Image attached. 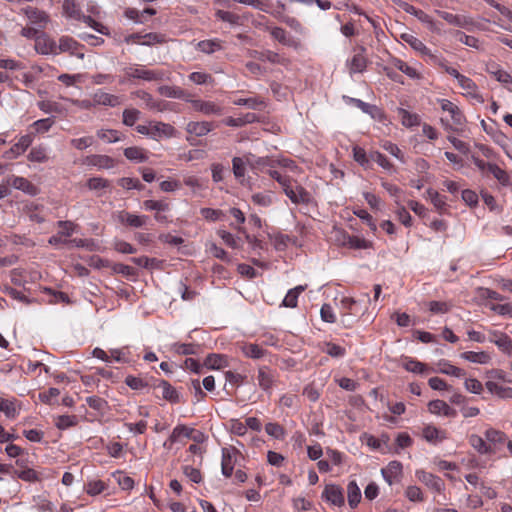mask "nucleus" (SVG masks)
I'll list each match as a JSON object with an SVG mask.
<instances>
[{
	"label": "nucleus",
	"instance_id": "obj_1",
	"mask_svg": "<svg viewBox=\"0 0 512 512\" xmlns=\"http://www.w3.org/2000/svg\"><path fill=\"white\" fill-rule=\"evenodd\" d=\"M438 103L443 112H446L450 116V120L441 118V123L445 130L457 131L465 123V116L460 108L448 99H439Z\"/></svg>",
	"mask_w": 512,
	"mask_h": 512
},
{
	"label": "nucleus",
	"instance_id": "obj_2",
	"mask_svg": "<svg viewBox=\"0 0 512 512\" xmlns=\"http://www.w3.org/2000/svg\"><path fill=\"white\" fill-rule=\"evenodd\" d=\"M125 76L132 79H139L144 81H161L166 79V73L160 69H147L143 65L132 64L124 68Z\"/></svg>",
	"mask_w": 512,
	"mask_h": 512
},
{
	"label": "nucleus",
	"instance_id": "obj_3",
	"mask_svg": "<svg viewBox=\"0 0 512 512\" xmlns=\"http://www.w3.org/2000/svg\"><path fill=\"white\" fill-rule=\"evenodd\" d=\"M277 371L267 365H261L257 368L255 376L257 386L267 395H271L277 383Z\"/></svg>",
	"mask_w": 512,
	"mask_h": 512
},
{
	"label": "nucleus",
	"instance_id": "obj_4",
	"mask_svg": "<svg viewBox=\"0 0 512 512\" xmlns=\"http://www.w3.org/2000/svg\"><path fill=\"white\" fill-rule=\"evenodd\" d=\"M282 190L293 204L308 205L312 201L311 193L292 179L286 185H284Z\"/></svg>",
	"mask_w": 512,
	"mask_h": 512
},
{
	"label": "nucleus",
	"instance_id": "obj_5",
	"mask_svg": "<svg viewBox=\"0 0 512 512\" xmlns=\"http://www.w3.org/2000/svg\"><path fill=\"white\" fill-rule=\"evenodd\" d=\"M185 101L191 104L194 111L206 116H220L223 114V107L214 101L194 99L191 96H189V98H185Z\"/></svg>",
	"mask_w": 512,
	"mask_h": 512
},
{
	"label": "nucleus",
	"instance_id": "obj_6",
	"mask_svg": "<svg viewBox=\"0 0 512 512\" xmlns=\"http://www.w3.org/2000/svg\"><path fill=\"white\" fill-rule=\"evenodd\" d=\"M401 39L421 56L427 57L432 63H437L439 57L431 53V50L417 37L410 33H403Z\"/></svg>",
	"mask_w": 512,
	"mask_h": 512
},
{
	"label": "nucleus",
	"instance_id": "obj_7",
	"mask_svg": "<svg viewBox=\"0 0 512 512\" xmlns=\"http://www.w3.org/2000/svg\"><path fill=\"white\" fill-rule=\"evenodd\" d=\"M241 456L240 452L235 447L222 449L221 470L225 477H231L234 467Z\"/></svg>",
	"mask_w": 512,
	"mask_h": 512
},
{
	"label": "nucleus",
	"instance_id": "obj_8",
	"mask_svg": "<svg viewBox=\"0 0 512 512\" xmlns=\"http://www.w3.org/2000/svg\"><path fill=\"white\" fill-rule=\"evenodd\" d=\"M321 498L336 507H342L345 504L344 491L337 484L325 485Z\"/></svg>",
	"mask_w": 512,
	"mask_h": 512
},
{
	"label": "nucleus",
	"instance_id": "obj_9",
	"mask_svg": "<svg viewBox=\"0 0 512 512\" xmlns=\"http://www.w3.org/2000/svg\"><path fill=\"white\" fill-rule=\"evenodd\" d=\"M415 475L421 483L432 491L437 493H442L444 491L445 483L440 477L422 469L416 470Z\"/></svg>",
	"mask_w": 512,
	"mask_h": 512
},
{
	"label": "nucleus",
	"instance_id": "obj_10",
	"mask_svg": "<svg viewBox=\"0 0 512 512\" xmlns=\"http://www.w3.org/2000/svg\"><path fill=\"white\" fill-rule=\"evenodd\" d=\"M115 217L120 224L131 228H141L147 224L149 219L146 215H137L124 210L117 212Z\"/></svg>",
	"mask_w": 512,
	"mask_h": 512
},
{
	"label": "nucleus",
	"instance_id": "obj_11",
	"mask_svg": "<svg viewBox=\"0 0 512 512\" xmlns=\"http://www.w3.org/2000/svg\"><path fill=\"white\" fill-rule=\"evenodd\" d=\"M23 13L28 19V24L40 30L46 28L49 22V15L45 11L39 10L37 8L27 7L23 9Z\"/></svg>",
	"mask_w": 512,
	"mask_h": 512
},
{
	"label": "nucleus",
	"instance_id": "obj_12",
	"mask_svg": "<svg viewBox=\"0 0 512 512\" xmlns=\"http://www.w3.org/2000/svg\"><path fill=\"white\" fill-rule=\"evenodd\" d=\"M35 51L41 55H57V43L45 33L40 35L35 40Z\"/></svg>",
	"mask_w": 512,
	"mask_h": 512
},
{
	"label": "nucleus",
	"instance_id": "obj_13",
	"mask_svg": "<svg viewBox=\"0 0 512 512\" xmlns=\"http://www.w3.org/2000/svg\"><path fill=\"white\" fill-rule=\"evenodd\" d=\"M175 135V128L164 122L150 121V138L159 140L161 138H171Z\"/></svg>",
	"mask_w": 512,
	"mask_h": 512
},
{
	"label": "nucleus",
	"instance_id": "obj_14",
	"mask_svg": "<svg viewBox=\"0 0 512 512\" xmlns=\"http://www.w3.org/2000/svg\"><path fill=\"white\" fill-rule=\"evenodd\" d=\"M82 46L73 38L68 36H62L57 44V51L59 53L68 52L71 56H75L79 59L84 58V53L80 52L79 49Z\"/></svg>",
	"mask_w": 512,
	"mask_h": 512
},
{
	"label": "nucleus",
	"instance_id": "obj_15",
	"mask_svg": "<svg viewBox=\"0 0 512 512\" xmlns=\"http://www.w3.org/2000/svg\"><path fill=\"white\" fill-rule=\"evenodd\" d=\"M397 5L406 13L415 16L419 21L428 25L430 29H434L433 19L424 11L417 9L413 5L401 0L397 2Z\"/></svg>",
	"mask_w": 512,
	"mask_h": 512
},
{
	"label": "nucleus",
	"instance_id": "obj_16",
	"mask_svg": "<svg viewBox=\"0 0 512 512\" xmlns=\"http://www.w3.org/2000/svg\"><path fill=\"white\" fill-rule=\"evenodd\" d=\"M485 387L491 394L496 395L501 399H512V387L507 386L505 383L495 380H487Z\"/></svg>",
	"mask_w": 512,
	"mask_h": 512
},
{
	"label": "nucleus",
	"instance_id": "obj_17",
	"mask_svg": "<svg viewBox=\"0 0 512 512\" xmlns=\"http://www.w3.org/2000/svg\"><path fill=\"white\" fill-rule=\"evenodd\" d=\"M402 464L399 461H391L388 465L381 470V474L385 481L391 486L393 483L398 482L402 475Z\"/></svg>",
	"mask_w": 512,
	"mask_h": 512
},
{
	"label": "nucleus",
	"instance_id": "obj_18",
	"mask_svg": "<svg viewBox=\"0 0 512 512\" xmlns=\"http://www.w3.org/2000/svg\"><path fill=\"white\" fill-rule=\"evenodd\" d=\"M84 164L97 167L99 169H111L114 167V159L108 155L92 154L84 159Z\"/></svg>",
	"mask_w": 512,
	"mask_h": 512
},
{
	"label": "nucleus",
	"instance_id": "obj_19",
	"mask_svg": "<svg viewBox=\"0 0 512 512\" xmlns=\"http://www.w3.org/2000/svg\"><path fill=\"white\" fill-rule=\"evenodd\" d=\"M194 429L187 427L186 425H177L169 438L164 442L163 447L167 449H171L172 445L182 438H191Z\"/></svg>",
	"mask_w": 512,
	"mask_h": 512
},
{
	"label": "nucleus",
	"instance_id": "obj_20",
	"mask_svg": "<svg viewBox=\"0 0 512 512\" xmlns=\"http://www.w3.org/2000/svg\"><path fill=\"white\" fill-rule=\"evenodd\" d=\"M7 182L15 189L21 190L30 195H36L38 192L37 187L24 177L12 175L8 178Z\"/></svg>",
	"mask_w": 512,
	"mask_h": 512
},
{
	"label": "nucleus",
	"instance_id": "obj_21",
	"mask_svg": "<svg viewBox=\"0 0 512 512\" xmlns=\"http://www.w3.org/2000/svg\"><path fill=\"white\" fill-rule=\"evenodd\" d=\"M458 85L464 90L465 96H469L480 103L484 102L482 95L478 91L476 83L472 79L466 76L460 77Z\"/></svg>",
	"mask_w": 512,
	"mask_h": 512
},
{
	"label": "nucleus",
	"instance_id": "obj_22",
	"mask_svg": "<svg viewBox=\"0 0 512 512\" xmlns=\"http://www.w3.org/2000/svg\"><path fill=\"white\" fill-rule=\"evenodd\" d=\"M428 410L430 413L435 415H443L446 417H455L456 411L451 408L445 401L443 400H432L428 403Z\"/></svg>",
	"mask_w": 512,
	"mask_h": 512
},
{
	"label": "nucleus",
	"instance_id": "obj_23",
	"mask_svg": "<svg viewBox=\"0 0 512 512\" xmlns=\"http://www.w3.org/2000/svg\"><path fill=\"white\" fill-rule=\"evenodd\" d=\"M212 129L213 125L208 121H190L186 125V132L197 137L207 135Z\"/></svg>",
	"mask_w": 512,
	"mask_h": 512
},
{
	"label": "nucleus",
	"instance_id": "obj_24",
	"mask_svg": "<svg viewBox=\"0 0 512 512\" xmlns=\"http://www.w3.org/2000/svg\"><path fill=\"white\" fill-rule=\"evenodd\" d=\"M92 99L95 105L116 107L121 104V99L119 96L106 93L101 90L95 92Z\"/></svg>",
	"mask_w": 512,
	"mask_h": 512
},
{
	"label": "nucleus",
	"instance_id": "obj_25",
	"mask_svg": "<svg viewBox=\"0 0 512 512\" xmlns=\"http://www.w3.org/2000/svg\"><path fill=\"white\" fill-rule=\"evenodd\" d=\"M0 412L9 419H15L19 414V405L14 398H2L0 397Z\"/></svg>",
	"mask_w": 512,
	"mask_h": 512
},
{
	"label": "nucleus",
	"instance_id": "obj_26",
	"mask_svg": "<svg viewBox=\"0 0 512 512\" xmlns=\"http://www.w3.org/2000/svg\"><path fill=\"white\" fill-rule=\"evenodd\" d=\"M358 302L350 297H344L340 302V308L342 310V323L348 327L349 323L346 321V317L349 315H356L359 310L357 309Z\"/></svg>",
	"mask_w": 512,
	"mask_h": 512
},
{
	"label": "nucleus",
	"instance_id": "obj_27",
	"mask_svg": "<svg viewBox=\"0 0 512 512\" xmlns=\"http://www.w3.org/2000/svg\"><path fill=\"white\" fill-rule=\"evenodd\" d=\"M423 438L432 444H437L446 439V433L433 425H426L422 431Z\"/></svg>",
	"mask_w": 512,
	"mask_h": 512
},
{
	"label": "nucleus",
	"instance_id": "obj_28",
	"mask_svg": "<svg viewBox=\"0 0 512 512\" xmlns=\"http://www.w3.org/2000/svg\"><path fill=\"white\" fill-rule=\"evenodd\" d=\"M364 49L353 55V57L347 61V67L351 74L361 73L366 69L367 59L364 55Z\"/></svg>",
	"mask_w": 512,
	"mask_h": 512
},
{
	"label": "nucleus",
	"instance_id": "obj_29",
	"mask_svg": "<svg viewBox=\"0 0 512 512\" xmlns=\"http://www.w3.org/2000/svg\"><path fill=\"white\" fill-rule=\"evenodd\" d=\"M16 464L22 468L13 472L17 478L26 482H37L40 480L39 473L32 468L25 467L22 460H17Z\"/></svg>",
	"mask_w": 512,
	"mask_h": 512
},
{
	"label": "nucleus",
	"instance_id": "obj_30",
	"mask_svg": "<svg viewBox=\"0 0 512 512\" xmlns=\"http://www.w3.org/2000/svg\"><path fill=\"white\" fill-rule=\"evenodd\" d=\"M255 54L257 55L256 57L260 61H268L272 64H278L283 66H287L289 64V60L287 58L271 50H265L262 52L256 51Z\"/></svg>",
	"mask_w": 512,
	"mask_h": 512
},
{
	"label": "nucleus",
	"instance_id": "obj_31",
	"mask_svg": "<svg viewBox=\"0 0 512 512\" xmlns=\"http://www.w3.org/2000/svg\"><path fill=\"white\" fill-rule=\"evenodd\" d=\"M222 43L218 38L202 40L196 44V49L205 54H212L223 48Z\"/></svg>",
	"mask_w": 512,
	"mask_h": 512
},
{
	"label": "nucleus",
	"instance_id": "obj_32",
	"mask_svg": "<svg viewBox=\"0 0 512 512\" xmlns=\"http://www.w3.org/2000/svg\"><path fill=\"white\" fill-rule=\"evenodd\" d=\"M397 113L403 126L411 128L420 125L421 118L418 114L411 113L403 108H398Z\"/></svg>",
	"mask_w": 512,
	"mask_h": 512
},
{
	"label": "nucleus",
	"instance_id": "obj_33",
	"mask_svg": "<svg viewBox=\"0 0 512 512\" xmlns=\"http://www.w3.org/2000/svg\"><path fill=\"white\" fill-rule=\"evenodd\" d=\"M245 357L251 359H261L266 355V350L255 343H245L240 347Z\"/></svg>",
	"mask_w": 512,
	"mask_h": 512
},
{
	"label": "nucleus",
	"instance_id": "obj_34",
	"mask_svg": "<svg viewBox=\"0 0 512 512\" xmlns=\"http://www.w3.org/2000/svg\"><path fill=\"white\" fill-rule=\"evenodd\" d=\"M247 165L254 171H263L266 167H273V161L269 157H256L253 154H248Z\"/></svg>",
	"mask_w": 512,
	"mask_h": 512
},
{
	"label": "nucleus",
	"instance_id": "obj_35",
	"mask_svg": "<svg viewBox=\"0 0 512 512\" xmlns=\"http://www.w3.org/2000/svg\"><path fill=\"white\" fill-rule=\"evenodd\" d=\"M27 158L29 161L36 162V163H46L50 159L49 154H48V149L44 145L34 146L30 150Z\"/></svg>",
	"mask_w": 512,
	"mask_h": 512
},
{
	"label": "nucleus",
	"instance_id": "obj_36",
	"mask_svg": "<svg viewBox=\"0 0 512 512\" xmlns=\"http://www.w3.org/2000/svg\"><path fill=\"white\" fill-rule=\"evenodd\" d=\"M271 36L283 45L290 47H296L297 43L295 40L287 36L286 31L281 27H267Z\"/></svg>",
	"mask_w": 512,
	"mask_h": 512
},
{
	"label": "nucleus",
	"instance_id": "obj_37",
	"mask_svg": "<svg viewBox=\"0 0 512 512\" xmlns=\"http://www.w3.org/2000/svg\"><path fill=\"white\" fill-rule=\"evenodd\" d=\"M306 285H298L290 289L282 301V305L288 308H295L297 306L299 295L305 291Z\"/></svg>",
	"mask_w": 512,
	"mask_h": 512
},
{
	"label": "nucleus",
	"instance_id": "obj_38",
	"mask_svg": "<svg viewBox=\"0 0 512 512\" xmlns=\"http://www.w3.org/2000/svg\"><path fill=\"white\" fill-rule=\"evenodd\" d=\"M158 92L165 97L168 98H176V99H183L189 98L190 95H187L185 91L177 86H168L163 85L158 88Z\"/></svg>",
	"mask_w": 512,
	"mask_h": 512
},
{
	"label": "nucleus",
	"instance_id": "obj_39",
	"mask_svg": "<svg viewBox=\"0 0 512 512\" xmlns=\"http://www.w3.org/2000/svg\"><path fill=\"white\" fill-rule=\"evenodd\" d=\"M124 155L128 160L137 163L146 162L148 159L146 151L143 148L137 146L124 149Z\"/></svg>",
	"mask_w": 512,
	"mask_h": 512
},
{
	"label": "nucleus",
	"instance_id": "obj_40",
	"mask_svg": "<svg viewBox=\"0 0 512 512\" xmlns=\"http://www.w3.org/2000/svg\"><path fill=\"white\" fill-rule=\"evenodd\" d=\"M348 504L351 508H356L361 500V491L356 481H350L347 485Z\"/></svg>",
	"mask_w": 512,
	"mask_h": 512
},
{
	"label": "nucleus",
	"instance_id": "obj_41",
	"mask_svg": "<svg viewBox=\"0 0 512 512\" xmlns=\"http://www.w3.org/2000/svg\"><path fill=\"white\" fill-rule=\"evenodd\" d=\"M437 365L438 372L440 373L451 375L458 378L464 377L466 375V372L463 369L452 365L447 360H440Z\"/></svg>",
	"mask_w": 512,
	"mask_h": 512
},
{
	"label": "nucleus",
	"instance_id": "obj_42",
	"mask_svg": "<svg viewBox=\"0 0 512 512\" xmlns=\"http://www.w3.org/2000/svg\"><path fill=\"white\" fill-rule=\"evenodd\" d=\"M460 357L472 363L487 364L490 361V355L484 351L474 352L466 351L463 352Z\"/></svg>",
	"mask_w": 512,
	"mask_h": 512
},
{
	"label": "nucleus",
	"instance_id": "obj_43",
	"mask_svg": "<svg viewBox=\"0 0 512 512\" xmlns=\"http://www.w3.org/2000/svg\"><path fill=\"white\" fill-rule=\"evenodd\" d=\"M271 14L278 18L280 21L285 23L287 26H289L293 31L296 33L302 34L304 33V27L300 23L298 19L295 17L285 16L280 12H271Z\"/></svg>",
	"mask_w": 512,
	"mask_h": 512
},
{
	"label": "nucleus",
	"instance_id": "obj_44",
	"mask_svg": "<svg viewBox=\"0 0 512 512\" xmlns=\"http://www.w3.org/2000/svg\"><path fill=\"white\" fill-rule=\"evenodd\" d=\"M33 138L31 135L26 134L19 138V140L11 147L10 153L15 157L23 154L28 147L32 144Z\"/></svg>",
	"mask_w": 512,
	"mask_h": 512
},
{
	"label": "nucleus",
	"instance_id": "obj_45",
	"mask_svg": "<svg viewBox=\"0 0 512 512\" xmlns=\"http://www.w3.org/2000/svg\"><path fill=\"white\" fill-rule=\"evenodd\" d=\"M234 104L247 106L253 110H261L266 107L265 101L261 97L239 98L234 101Z\"/></svg>",
	"mask_w": 512,
	"mask_h": 512
},
{
	"label": "nucleus",
	"instance_id": "obj_46",
	"mask_svg": "<svg viewBox=\"0 0 512 512\" xmlns=\"http://www.w3.org/2000/svg\"><path fill=\"white\" fill-rule=\"evenodd\" d=\"M63 11L67 17L75 20H81L83 16L76 0H63Z\"/></svg>",
	"mask_w": 512,
	"mask_h": 512
},
{
	"label": "nucleus",
	"instance_id": "obj_47",
	"mask_svg": "<svg viewBox=\"0 0 512 512\" xmlns=\"http://www.w3.org/2000/svg\"><path fill=\"white\" fill-rule=\"evenodd\" d=\"M97 137L106 143H115L121 141V133L115 129H100L97 131Z\"/></svg>",
	"mask_w": 512,
	"mask_h": 512
},
{
	"label": "nucleus",
	"instance_id": "obj_48",
	"mask_svg": "<svg viewBox=\"0 0 512 512\" xmlns=\"http://www.w3.org/2000/svg\"><path fill=\"white\" fill-rule=\"evenodd\" d=\"M469 444L480 454H488L491 452L490 446L477 434L469 436Z\"/></svg>",
	"mask_w": 512,
	"mask_h": 512
},
{
	"label": "nucleus",
	"instance_id": "obj_49",
	"mask_svg": "<svg viewBox=\"0 0 512 512\" xmlns=\"http://www.w3.org/2000/svg\"><path fill=\"white\" fill-rule=\"evenodd\" d=\"M322 351L333 358H341L346 354V349L332 342H325Z\"/></svg>",
	"mask_w": 512,
	"mask_h": 512
},
{
	"label": "nucleus",
	"instance_id": "obj_50",
	"mask_svg": "<svg viewBox=\"0 0 512 512\" xmlns=\"http://www.w3.org/2000/svg\"><path fill=\"white\" fill-rule=\"evenodd\" d=\"M159 388L162 390V397L164 399L172 403H177L179 401V394L167 381H161Z\"/></svg>",
	"mask_w": 512,
	"mask_h": 512
},
{
	"label": "nucleus",
	"instance_id": "obj_51",
	"mask_svg": "<svg viewBox=\"0 0 512 512\" xmlns=\"http://www.w3.org/2000/svg\"><path fill=\"white\" fill-rule=\"evenodd\" d=\"M247 165V155L244 157H234L232 160V168L234 176L237 179L243 178L245 176V166Z\"/></svg>",
	"mask_w": 512,
	"mask_h": 512
},
{
	"label": "nucleus",
	"instance_id": "obj_52",
	"mask_svg": "<svg viewBox=\"0 0 512 512\" xmlns=\"http://www.w3.org/2000/svg\"><path fill=\"white\" fill-rule=\"evenodd\" d=\"M136 97L142 100L145 106L151 110H160V103L154 100L151 94L143 90H139L133 93Z\"/></svg>",
	"mask_w": 512,
	"mask_h": 512
},
{
	"label": "nucleus",
	"instance_id": "obj_53",
	"mask_svg": "<svg viewBox=\"0 0 512 512\" xmlns=\"http://www.w3.org/2000/svg\"><path fill=\"white\" fill-rule=\"evenodd\" d=\"M87 405L99 413H104L108 408V403L105 399L99 396H89L86 398Z\"/></svg>",
	"mask_w": 512,
	"mask_h": 512
},
{
	"label": "nucleus",
	"instance_id": "obj_54",
	"mask_svg": "<svg viewBox=\"0 0 512 512\" xmlns=\"http://www.w3.org/2000/svg\"><path fill=\"white\" fill-rule=\"evenodd\" d=\"M381 147L387 151L389 154L394 156L396 159H398L400 162L405 163V156L404 153L401 151V149L391 141L385 140L382 141Z\"/></svg>",
	"mask_w": 512,
	"mask_h": 512
},
{
	"label": "nucleus",
	"instance_id": "obj_55",
	"mask_svg": "<svg viewBox=\"0 0 512 512\" xmlns=\"http://www.w3.org/2000/svg\"><path fill=\"white\" fill-rule=\"evenodd\" d=\"M438 15L442 19H444L446 22H448L449 24L454 25V26L463 27L467 23V20L465 19V17L459 16L456 14H452V13H449L446 11H438Z\"/></svg>",
	"mask_w": 512,
	"mask_h": 512
},
{
	"label": "nucleus",
	"instance_id": "obj_56",
	"mask_svg": "<svg viewBox=\"0 0 512 512\" xmlns=\"http://www.w3.org/2000/svg\"><path fill=\"white\" fill-rule=\"evenodd\" d=\"M141 112L136 108H128L123 111L122 122L126 126H133L136 121L140 118Z\"/></svg>",
	"mask_w": 512,
	"mask_h": 512
},
{
	"label": "nucleus",
	"instance_id": "obj_57",
	"mask_svg": "<svg viewBox=\"0 0 512 512\" xmlns=\"http://www.w3.org/2000/svg\"><path fill=\"white\" fill-rule=\"evenodd\" d=\"M397 208L395 213L397 215L398 220L406 227H410L412 225V217L406 208L400 203L399 200H396Z\"/></svg>",
	"mask_w": 512,
	"mask_h": 512
},
{
	"label": "nucleus",
	"instance_id": "obj_58",
	"mask_svg": "<svg viewBox=\"0 0 512 512\" xmlns=\"http://www.w3.org/2000/svg\"><path fill=\"white\" fill-rule=\"evenodd\" d=\"M487 172L491 173L501 184H507L509 181L506 171L496 164H488Z\"/></svg>",
	"mask_w": 512,
	"mask_h": 512
},
{
	"label": "nucleus",
	"instance_id": "obj_59",
	"mask_svg": "<svg viewBox=\"0 0 512 512\" xmlns=\"http://www.w3.org/2000/svg\"><path fill=\"white\" fill-rule=\"evenodd\" d=\"M77 424V418L74 415L58 416L55 425L60 430H65Z\"/></svg>",
	"mask_w": 512,
	"mask_h": 512
},
{
	"label": "nucleus",
	"instance_id": "obj_60",
	"mask_svg": "<svg viewBox=\"0 0 512 512\" xmlns=\"http://www.w3.org/2000/svg\"><path fill=\"white\" fill-rule=\"evenodd\" d=\"M278 404L280 407L293 408L298 406L299 397L295 393H285L279 398Z\"/></svg>",
	"mask_w": 512,
	"mask_h": 512
},
{
	"label": "nucleus",
	"instance_id": "obj_61",
	"mask_svg": "<svg viewBox=\"0 0 512 512\" xmlns=\"http://www.w3.org/2000/svg\"><path fill=\"white\" fill-rule=\"evenodd\" d=\"M118 185L126 190H142L144 185L137 178L123 177L118 180Z\"/></svg>",
	"mask_w": 512,
	"mask_h": 512
},
{
	"label": "nucleus",
	"instance_id": "obj_62",
	"mask_svg": "<svg viewBox=\"0 0 512 512\" xmlns=\"http://www.w3.org/2000/svg\"><path fill=\"white\" fill-rule=\"evenodd\" d=\"M188 78L197 85L211 84L214 82L212 75L205 72H192Z\"/></svg>",
	"mask_w": 512,
	"mask_h": 512
},
{
	"label": "nucleus",
	"instance_id": "obj_63",
	"mask_svg": "<svg viewBox=\"0 0 512 512\" xmlns=\"http://www.w3.org/2000/svg\"><path fill=\"white\" fill-rule=\"evenodd\" d=\"M265 431L268 435L274 437L275 439H283L285 436L284 428L278 423H267L265 426Z\"/></svg>",
	"mask_w": 512,
	"mask_h": 512
},
{
	"label": "nucleus",
	"instance_id": "obj_64",
	"mask_svg": "<svg viewBox=\"0 0 512 512\" xmlns=\"http://www.w3.org/2000/svg\"><path fill=\"white\" fill-rule=\"evenodd\" d=\"M226 360L223 356L210 354L206 357L204 364L210 369H220L224 366Z\"/></svg>",
	"mask_w": 512,
	"mask_h": 512
}]
</instances>
